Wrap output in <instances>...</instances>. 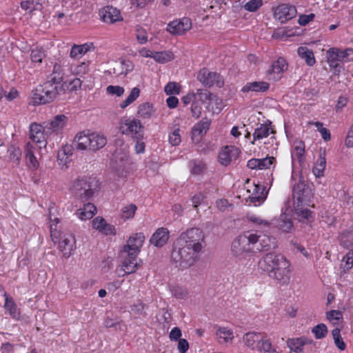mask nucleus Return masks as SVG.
Returning a JSON list of instances; mask_svg holds the SVG:
<instances>
[{
    "label": "nucleus",
    "instance_id": "1",
    "mask_svg": "<svg viewBox=\"0 0 353 353\" xmlns=\"http://www.w3.org/2000/svg\"><path fill=\"white\" fill-rule=\"evenodd\" d=\"M258 268L268 274L282 284L288 283L290 279V263L280 254L269 252L258 262Z\"/></svg>",
    "mask_w": 353,
    "mask_h": 353
},
{
    "label": "nucleus",
    "instance_id": "2",
    "mask_svg": "<svg viewBox=\"0 0 353 353\" xmlns=\"http://www.w3.org/2000/svg\"><path fill=\"white\" fill-rule=\"evenodd\" d=\"M199 259V253L194 252L185 245L177 244V239L173 243L171 260L181 268H187L194 264Z\"/></svg>",
    "mask_w": 353,
    "mask_h": 353
},
{
    "label": "nucleus",
    "instance_id": "3",
    "mask_svg": "<svg viewBox=\"0 0 353 353\" xmlns=\"http://www.w3.org/2000/svg\"><path fill=\"white\" fill-rule=\"evenodd\" d=\"M99 189V182L94 177H85L77 179L72 186V193L81 202L92 199L94 192Z\"/></svg>",
    "mask_w": 353,
    "mask_h": 353
},
{
    "label": "nucleus",
    "instance_id": "4",
    "mask_svg": "<svg viewBox=\"0 0 353 353\" xmlns=\"http://www.w3.org/2000/svg\"><path fill=\"white\" fill-rule=\"evenodd\" d=\"M176 239L178 245H185L199 254L203 248L205 235L201 229L192 228L182 232Z\"/></svg>",
    "mask_w": 353,
    "mask_h": 353
},
{
    "label": "nucleus",
    "instance_id": "5",
    "mask_svg": "<svg viewBox=\"0 0 353 353\" xmlns=\"http://www.w3.org/2000/svg\"><path fill=\"white\" fill-rule=\"evenodd\" d=\"M32 99L34 104H46L53 101L58 95L63 93L57 87L49 82L38 85L33 91Z\"/></svg>",
    "mask_w": 353,
    "mask_h": 353
},
{
    "label": "nucleus",
    "instance_id": "6",
    "mask_svg": "<svg viewBox=\"0 0 353 353\" xmlns=\"http://www.w3.org/2000/svg\"><path fill=\"white\" fill-rule=\"evenodd\" d=\"M256 234L246 232L235 239L231 247L234 255L243 256L244 254L254 252V243L256 241Z\"/></svg>",
    "mask_w": 353,
    "mask_h": 353
},
{
    "label": "nucleus",
    "instance_id": "7",
    "mask_svg": "<svg viewBox=\"0 0 353 353\" xmlns=\"http://www.w3.org/2000/svg\"><path fill=\"white\" fill-rule=\"evenodd\" d=\"M312 186V184L304 181L301 177L299 181L293 187V203L310 205L311 203V199L314 195Z\"/></svg>",
    "mask_w": 353,
    "mask_h": 353
},
{
    "label": "nucleus",
    "instance_id": "8",
    "mask_svg": "<svg viewBox=\"0 0 353 353\" xmlns=\"http://www.w3.org/2000/svg\"><path fill=\"white\" fill-rule=\"evenodd\" d=\"M196 79L203 85L208 88H210L214 85H216L219 88H221L224 85V81L219 74L215 72H210L205 68L199 70Z\"/></svg>",
    "mask_w": 353,
    "mask_h": 353
},
{
    "label": "nucleus",
    "instance_id": "9",
    "mask_svg": "<svg viewBox=\"0 0 353 353\" xmlns=\"http://www.w3.org/2000/svg\"><path fill=\"white\" fill-rule=\"evenodd\" d=\"M143 127L139 120L125 119L123 120L120 125V131L123 134L134 135L137 139L143 138L142 130Z\"/></svg>",
    "mask_w": 353,
    "mask_h": 353
},
{
    "label": "nucleus",
    "instance_id": "10",
    "mask_svg": "<svg viewBox=\"0 0 353 353\" xmlns=\"http://www.w3.org/2000/svg\"><path fill=\"white\" fill-rule=\"evenodd\" d=\"M310 205L293 203L294 219L302 223L308 224L314 219V213L307 208Z\"/></svg>",
    "mask_w": 353,
    "mask_h": 353
},
{
    "label": "nucleus",
    "instance_id": "11",
    "mask_svg": "<svg viewBox=\"0 0 353 353\" xmlns=\"http://www.w3.org/2000/svg\"><path fill=\"white\" fill-rule=\"evenodd\" d=\"M288 66L286 60L283 57H279L276 61L272 62L267 70L269 79L274 81L280 80L283 77V72L287 70Z\"/></svg>",
    "mask_w": 353,
    "mask_h": 353
},
{
    "label": "nucleus",
    "instance_id": "12",
    "mask_svg": "<svg viewBox=\"0 0 353 353\" xmlns=\"http://www.w3.org/2000/svg\"><path fill=\"white\" fill-rule=\"evenodd\" d=\"M132 254L131 252L122 253V250L121 251V256L123 259L120 270L123 272L122 276L134 273L138 269L137 256H134Z\"/></svg>",
    "mask_w": 353,
    "mask_h": 353
},
{
    "label": "nucleus",
    "instance_id": "13",
    "mask_svg": "<svg viewBox=\"0 0 353 353\" xmlns=\"http://www.w3.org/2000/svg\"><path fill=\"white\" fill-rule=\"evenodd\" d=\"M145 241V236L143 233L139 232L133 234L129 238L127 245H124L122 249V253L126 252H132V255L137 256L143 246Z\"/></svg>",
    "mask_w": 353,
    "mask_h": 353
},
{
    "label": "nucleus",
    "instance_id": "14",
    "mask_svg": "<svg viewBox=\"0 0 353 353\" xmlns=\"http://www.w3.org/2000/svg\"><path fill=\"white\" fill-rule=\"evenodd\" d=\"M63 76L64 72L61 65L55 63L52 73L48 77L46 82L52 83L64 93L65 91L66 82L63 81Z\"/></svg>",
    "mask_w": 353,
    "mask_h": 353
},
{
    "label": "nucleus",
    "instance_id": "15",
    "mask_svg": "<svg viewBox=\"0 0 353 353\" xmlns=\"http://www.w3.org/2000/svg\"><path fill=\"white\" fill-rule=\"evenodd\" d=\"M296 14V8L294 6L283 3L276 7L274 16L283 23L295 17Z\"/></svg>",
    "mask_w": 353,
    "mask_h": 353
},
{
    "label": "nucleus",
    "instance_id": "16",
    "mask_svg": "<svg viewBox=\"0 0 353 353\" xmlns=\"http://www.w3.org/2000/svg\"><path fill=\"white\" fill-rule=\"evenodd\" d=\"M241 153L240 150L234 145L225 146L219 153V161L225 166L228 165L233 159H236Z\"/></svg>",
    "mask_w": 353,
    "mask_h": 353
},
{
    "label": "nucleus",
    "instance_id": "17",
    "mask_svg": "<svg viewBox=\"0 0 353 353\" xmlns=\"http://www.w3.org/2000/svg\"><path fill=\"white\" fill-rule=\"evenodd\" d=\"M192 27L191 20L184 17L181 20H175L168 24L167 31L172 34H183Z\"/></svg>",
    "mask_w": 353,
    "mask_h": 353
},
{
    "label": "nucleus",
    "instance_id": "18",
    "mask_svg": "<svg viewBox=\"0 0 353 353\" xmlns=\"http://www.w3.org/2000/svg\"><path fill=\"white\" fill-rule=\"evenodd\" d=\"M30 138L39 148H45L47 145L44 128L40 124L33 123L30 125Z\"/></svg>",
    "mask_w": 353,
    "mask_h": 353
},
{
    "label": "nucleus",
    "instance_id": "19",
    "mask_svg": "<svg viewBox=\"0 0 353 353\" xmlns=\"http://www.w3.org/2000/svg\"><path fill=\"white\" fill-rule=\"evenodd\" d=\"M99 16L105 23H113L123 19L120 10L111 6H107L99 10Z\"/></svg>",
    "mask_w": 353,
    "mask_h": 353
},
{
    "label": "nucleus",
    "instance_id": "20",
    "mask_svg": "<svg viewBox=\"0 0 353 353\" xmlns=\"http://www.w3.org/2000/svg\"><path fill=\"white\" fill-rule=\"evenodd\" d=\"M211 124V119L205 117L194 125L192 129V139L198 143L208 132Z\"/></svg>",
    "mask_w": 353,
    "mask_h": 353
},
{
    "label": "nucleus",
    "instance_id": "21",
    "mask_svg": "<svg viewBox=\"0 0 353 353\" xmlns=\"http://www.w3.org/2000/svg\"><path fill=\"white\" fill-rule=\"evenodd\" d=\"M58 240H59V246L63 252V256L65 258H68L75 248L74 236L71 234H65Z\"/></svg>",
    "mask_w": 353,
    "mask_h": 353
},
{
    "label": "nucleus",
    "instance_id": "22",
    "mask_svg": "<svg viewBox=\"0 0 353 353\" xmlns=\"http://www.w3.org/2000/svg\"><path fill=\"white\" fill-rule=\"evenodd\" d=\"M256 243L253 245L254 252L268 251L272 248L275 247L274 239H272L268 235L256 234Z\"/></svg>",
    "mask_w": 353,
    "mask_h": 353
},
{
    "label": "nucleus",
    "instance_id": "23",
    "mask_svg": "<svg viewBox=\"0 0 353 353\" xmlns=\"http://www.w3.org/2000/svg\"><path fill=\"white\" fill-rule=\"evenodd\" d=\"M90 131H83L79 132L74 137L73 146L77 150H85L90 148Z\"/></svg>",
    "mask_w": 353,
    "mask_h": 353
},
{
    "label": "nucleus",
    "instance_id": "24",
    "mask_svg": "<svg viewBox=\"0 0 353 353\" xmlns=\"http://www.w3.org/2000/svg\"><path fill=\"white\" fill-rule=\"evenodd\" d=\"M272 123L268 121L267 123H261L257 127L253 133V141L252 144L254 143L255 141H259L263 138L268 137L270 134H274L275 131L271 126Z\"/></svg>",
    "mask_w": 353,
    "mask_h": 353
},
{
    "label": "nucleus",
    "instance_id": "25",
    "mask_svg": "<svg viewBox=\"0 0 353 353\" xmlns=\"http://www.w3.org/2000/svg\"><path fill=\"white\" fill-rule=\"evenodd\" d=\"M169 231L165 228H159L152 234L150 238L151 244L156 247L161 248L168 241Z\"/></svg>",
    "mask_w": 353,
    "mask_h": 353
},
{
    "label": "nucleus",
    "instance_id": "26",
    "mask_svg": "<svg viewBox=\"0 0 353 353\" xmlns=\"http://www.w3.org/2000/svg\"><path fill=\"white\" fill-rule=\"evenodd\" d=\"M265 188L261 185H254L253 193L250 196L247 201L253 203L254 206L260 205L266 199Z\"/></svg>",
    "mask_w": 353,
    "mask_h": 353
},
{
    "label": "nucleus",
    "instance_id": "27",
    "mask_svg": "<svg viewBox=\"0 0 353 353\" xmlns=\"http://www.w3.org/2000/svg\"><path fill=\"white\" fill-rule=\"evenodd\" d=\"M276 226L279 230L285 233H291L295 229L292 218L285 214L280 215L276 221Z\"/></svg>",
    "mask_w": 353,
    "mask_h": 353
},
{
    "label": "nucleus",
    "instance_id": "28",
    "mask_svg": "<svg viewBox=\"0 0 353 353\" xmlns=\"http://www.w3.org/2000/svg\"><path fill=\"white\" fill-rule=\"evenodd\" d=\"M97 212L96 206L90 202L84 203L83 208L77 210V216L83 221L89 220L93 217Z\"/></svg>",
    "mask_w": 353,
    "mask_h": 353
},
{
    "label": "nucleus",
    "instance_id": "29",
    "mask_svg": "<svg viewBox=\"0 0 353 353\" xmlns=\"http://www.w3.org/2000/svg\"><path fill=\"white\" fill-rule=\"evenodd\" d=\"M270 88V84L265 81H252L248 82L241 89V92H264Z\"/></svg>",
    "mask_w": 353,
    "mask_h": 353
},
{
    "label": "nucleus",
    "instance_id": "30",
    "mask_svg": "<svg viewBox=\"0 0 353 353\" xmlns=\"http://www.w3.org/2000/svg\"><path fill=\"white\" fill-rule=\"evenodd\" d=\"M263 334L260 332H248L243 336V342L252 350H256V346H259L260 342L262 341Z\"/></svg>",
    "mask_w": 353,
    "mask_h": 353
},
{
    "label": "nucleus",
    "instance_id": "31",
    "mask_svg": "<svg viewBox=\"0 0 353 353\" xmlns=\"http://www.w3.org/2000/svg\"><path fill=\"white\" fill-rule=\"evenodd\" d=\"M90 150L97 151L103 148L107 143L106 137L101 134L90 132Z\"/></svg>",
    "mask_w": 353,
    "mask_h": 353
},
{
    "label": "nucleus",
    "instance_id": "32",
    "mask_svg": "<svg viewBox=\"0 0 353 353\" xmlns=\"http://www.w3.org/2000/svg\"><path fill=\"white\" fill-rule=\"evenodd\" d=\"M67 122V117L64 114L57 115L50 121L46 123V128L52 131H57L63 128Z\"/></svg>",
    "mask_w": 353,
    "mask_h": 353
},
{
    "label": "nucleus",
    "instance_id": "33",
    "mask_svg": "<svg viewBox=\"0 0 353 353\" xmlns=\"http://www.w3.org/2000/svg\"><path fill=\"white\" fill-rule=\"evenodd\" d=\"M297 52L299 57L303 59L308 65L312 66L315 63L316 61L313 52L307 47H299Z\"/></svg>",
    "mask_w": 353,
    "mask_h": 353
},
{
    "label": "nucleus",
    "instance_id": "34",
    "mask_svg": "<svg viewBox=\"0 0 353 353\" xmlns=\"http://www.w3.org/2000/svg\"><path fill=\"white\" fill-rule=\"evenodd\" d=\"M33 145L30 143H27L26 145V159L28 163L33 168L37 169L39 166V162L32 151Z\"/></svg>",
    "mask_w": 353,
    "mask_h": 353
},
{
    "label": "nucleus",
    "instance_id": "35",
    "mask_svg": "<svg viewBox=\"0 0 353 353\" xmlns=\"http://www.w3.org/2000/svg\"><path fill=\"white\" fill-rule=\"evenodd\" d=\"M41 0H27L21 1V7L24 10H29L30 13H32L34 10H41L42 5Z\"/></svg>",
    "mask_w": 353,
    "mask_h": 353
},
{
    "label": "nucleus",
    "instance_id": "36",
    "mask_svg": "<svg viewBox=\"0 0 353 353\" xmlns=\"http://www.w3.org/2000/svg\"><path fill=\"white\" fill-rule=\"evenodd\" d=\"M288 347L296 353L302 352L304 348V342H303L301 337L289 339L287 341Z\"/></svg>",
    "mask_w": 353,
    "mask_h": 353
},
{
    "label": "nucleus",
    "instance_id": "37",
    "mask_svg": "<svg viewBox=\"0 0 353 353\" xmlns=\"http://www.w3.org/2000/svg\"><path fill=\"white\" fill-rule=\"evenodd\" d=\"M305 154V144L303 141H299L296 143V145L292 152V161L297 160L301 162Z\"/></svg>",
    "mask_w": 353,
    "mask_h": 353
},
{
    "label": "nucleus",
    "instance_id": "38",
    "mask_svg": "<svg viewBox=\"0 0 353 353\" xmlns=\"http://www.w3.org/2000/svg\"><path fill=\"white\" fill-rule=\"evenodd\" d=\"M153 59L158 63H165L174 59V54L170 51L155 52Z\"/></svg>",
    "mask_w": 353,
    "mask_h": 353
},
{
    "label": "nucleus",
    "instance_id": "39",
    "mask_svg": "<svg viewBox=\"0 0 353 353\" xmlns=\"http://www.w3.org/2000/svg\"><path fill=\"white\" fill-rule=\"evenodd\" d=\"M92 44L84 43L83 45L77 46L74 45L70 50V57L72 58H77L79 55L84 54L88 52Z\"/></svg>",
    "mask_w": 353,
    "mask_h": 353
},
{
    "label": "nucleus",
    "instance_id": "40",
    "mask_svg": "<svg viewBox=\"0 0 353 353\" xmlns=\"http://www.w3.org/2000/svg\"><path fill=\"white\" fill-rule=\"evenodd\" d=\"M137 210L135 204L131 203L123 207L121 210V217L123 220L130 219L134 217Z\"/></svg>",
    "mask_w": 353,
    "mask_h": 353
},
{
    "label": "nucleus",
    "instance_id": "41",
    "mask_svg": "<svg viewBox=\"0 0 353 353\" xmlns=\"http://www.w3.org/2000/svg\"><path fill=\"white\" fill-rule=\"evenodd\" d=\"M341 245L348 248L353 245V230L343 232L340 236Z\"/></svg>",
    "mask_w": 353,
    "mask_h": 353
},
{
    "label": "nucleus",
    "instance_id": "42",
    "mask_svg": "<svg viewBox=\"0 0 353 353\" xmlns=\"http://www.w3.org/2000/svg\"><path fill=\"white\" fill-rule=\"evenodd\" d=\"M325 165L326 159L325 157V154H323V157L322 154H320L319 159L317 160L316 165L313 168L314 174L318 177L322 176L325 168Z\"/></svg>",
    "mask_w": 353,
    "mask_h": 353
},
{
    "label": "nucleus",
    "instance_id": "43",
    "mask_svg": "<svg viewBox=\"0 0 353 353\" xmlns=\"http://www.w3.org/2000/svg\"><path fill=\"white\" fill-rule=\"evenodd\" d=\"M153 112V106L150 103H144L139 106L138 114L142 118H150Z\"/></svg>",
    "mask_w": 353,
    "mask_h": 353
},
{
    "label": "nucleus",
    "instance_id": "44",
    "mask_svg": "<svg viewBox=\"0 0 353 353\" xmlns=\"http://www.w3.org/2000/svg\"><path fill=\"white\" fill-rule=\"evenodd\" d=\"M312 332L314 334L316 339H321L326 336L327 328L324 323H319L312 329Z\"/></svg>",
    "mask_w": 353,
    "mask_h": 353
},
{
    "label": "nucleus",
    "instance_id": "45",
    "mask_svg": "<svg viewBox=\"0 0 353 353\" xmlns=\"http://www.w3.org/2000/svg\"><path fill=\"white\" fill-rule=\"evenodd\" d=\"M340 331V329L335 328L332 331V334L336 346L340 350H344L345 349L346 345L341 336Z\"/></svg>",
    "mask_w": 353,
    "mask_h": 353
},
{
    "label": "nucleus",
    "instance_id": "46",
    "mask_svg": "<svg viewBox=\"0 0 353 353\" xmlns=\"http://www.w3.org/2000/svg\"><path fill=\"white\" fill-rule=\"evenodd\" d=\"M327 54L329 55V59H334L335 60H337L339 61H345V55L343 53V50H341L339 48H330L327 52Z\"/></svg>",
    "mask_w": 353,
    "mask_h": 353
},
{
    "label": "nucleus",
    "instance_id": "47",
    "mask_svg": "<svg viewBox=\"0 0 353 353\" xmlns=\"http://www.w3.org/2000/svg\"><path fill=\"white\" fill-rule=\"evenodd\" d=\"M263 6V0H250L244 5V8L248 12H256Z\"/></svg>",
    "mask_w": 353,
    "mask_h": 353
},
{
    "label": "nucleus",
    "instance_id": "48",
    "mask_svg": "<svg viewBox=\"0 0 353 353\" xmlns=\"http://www.w3.org/2000/svg\"><path fill=\"white\" fill-rule=\"evenodd\" d=\"M272 343L269 339H267L266 334H263L262 341L260 342L259 346H256V350L260 352H263V353L273 350Z\"/></svg>",
    "mask_w": 353,
    "mask_h": 353
},
{
    "label": "nucleus",
    "instance_id": "49",
    "mask_svg": "<svg viewBox=\"0 0 353 353\" xmlns=\"http://www.w3.org/2000/svg\"><path fill=\"white\" fill-rule=\"evenodd\" d=\"M216 336L220 339H223L225 342L232 341L234 338L232 332L227 330L225 327H221L216 332Z\"/></svg>",
    "mask_w": 353,
    "mask_h": 353
},
{
    "label": "nucleus",
    "instance_id": "50",
    "mask_svg": "<svg viewBox=\"0 0 353 353\" xmlns=\"http://www.w3.org/2000/svg\"><path fill=\"white\" fill-rule=\"evenodd\" d=\"M181 87L176 82H169L164 88V91L168 95L178 94Z\"/></svg>",
    "mask_w": 353,
    "mask_h": 353
},
{
    "label": "nucleus",
    "instance_id": "51",
    "mask_svg": "<svg viewBox=\"0 0 353 353\" xmlns=\"http://www.w3.org/2000/svg\"><path fill=\"white\" fill-rule=\"evenodd\" d=\"M45 57V52L41 49L36 48L31 51V60L34 63H41Z\"/></svg>",
    "mask_w": 353,
    "mask_h": 353
},
{
    "label": "nucleus",
    "instance_id": "52",
    "mask_svg": "<svg viewBox=\"0 0 353 353\" xmlns=\"http://www.w3.org/2000/svg\"><path fill=\"white\" fill-rule=\"evenodd\" d=\"M259 170L268 169L270 167L271 165L274 164L276 162V159L273 157H266L263 159H258Z\"/></svg>",
    "mask_w": 353,
    "mask_h": 353
},
{
    "label": "nucleus",
    "instance_id": "53",
    "mask_svg": "<svg viewBox=\"0 0 353 353\" xmlns=\"http://www.w3.org/2000/svg\"><path fill=\"white\" fill-rule=\"evenodd\" d=\"M5 307L10 312V314L15 318L17 315V305L12 299H6Z\"/></svg>",
    "mask_w": 353,
    "mask_h": 353
},
{
    "label": "nucleus",
    "instance_id": "54",
    "mask_svg": "<svg viewBox=\"0 0 353 353\" xmlns=\"http://www.w3.org/2000/svg\"><path fill=\"white\" fill-rule=\"evenodd\" d=\"M196 97H199V100L201 101V103L205 102L207 100H211L212 94L208 91L207 90L198 89L196 91Z\"/></svg>",
    "mask_w": 353,
    "mask_h": 353
},
{
    "label": "nucleus",
    "instance_id": "55",
    "mask_svg": "<svg viewBox=\"0 0 353 353\" xmlns=\"http://www.w3.org/2000/svg\"><path fill=\"white\" fill-rule=\"evenodd\" d=\"M343 261H345L344 270H349L353 267V250H350L343 257Z\"/></svg>",
    "mask_w": 353,
    "mask_h": 353
},
{
    "label": "nucleus",
    "instance_id": "56",
    "mask_svg": "<svg viewBox=\"0 0 353 353\" xmlns=\"http://www.w3.org/2000/svg\"><path fill=\"white\" fill-rule=\"evenodd\" d=\"M107 92L111 95L121 97L124 93V88L119 85H109L106 88Z\"/></svg>",
    "mask_w": 353,
    "mask_h": 353
},
{
    "label": "nucleus",
    "instance_id": "57",
    "mask_svg": "<svg viewBox=\"0 0 353 353\" xmlns=\"http://www.w3.org/2000/svg\"><path fill=\"white\" fill-rule=\"evenodd\" d=\"M192 116L196 119L199 118L201 114V105L196 101H193L191 105Z\"/></svg>",
    "mask_w": 353,
    "mask_h": 353
},
{
    "label": "nucleus",
    "instance_id": "58",
    "mask_svg": "<svg viewBox=\"0 0 353 353\" xmlns=\"http://www.w3.org/2000/svg\"><path fill=\"white\" fill-rule=\"evenodd\" d=\"M107 223L106 221L100 216L96 217L92 221V226L93 228L101 232L103 229H104V226H105V224Z\"/></svg>",
    "mask_w": 353,
    "mask_h": 353
},
{
    "label": "nucleus",
    "instance_id": "59",
    "mask_svg": "<svg viewBox=\"0 0 353 353\" xmlns=\"http://www.w3.org/2000/svg\"><path fill=\"white\" fill-rule=\"evenodd\" d=\"M179 132V129H176L169 136V141L172 145H178L181 141Z\"/></svg>",
    "mask_w": 353,
    "mask_h": 353
},
{
    "label": "nucleus",
    "instance_id": "60",
    "mask_svg": "<svg viewBox=\"0 0 353 353\" xmlns=\"http://www.w3.org/2000/svg\"><path fill=\"white\" fill-rule=\"evenodd\" d=\"M327 319L333 321L334 320L339 321V319L343 318L342 313L339 310H330L326 313Z\"/></svg>",
    "mask_w": 353,
    "mask_h": 353
},
{
    "label": "nucleus",
    "instance_id": "61",
    "mask_svg": "<svg viewBox=\"0 0 353 353\" xmlns=\"http://www.w3.org/2000/svg\"><path fill=\"white\" fill-rule=\"evenodd\" d=\"M315 17V14L311 13L310 14H301L299 17V24L301 26H306L310 21H312Z\"/></svg>",
    "mask_w": 353,
    "mask_h": 353
},
{
    "label": "nucleus",
    "instance_id": "62",
    "mask_svg": "<svg viewBox=\"0 0 353 353\" xmlns=\"http://www.w3.org/2000/svg\"><path fill=\"white\" fill-rule=\"evenodd\" d=\"M81 84L82 80L79 78H75L70 82L68 87L66 85L65 88L70 89V91H76L81 88Z\"/></svg>",
    "mask_w": 353,
    "mask_h": 353
},
{
    "label": "nucleus",
    "instance_id": "63",
    "mask_svg": "<svg viewBox=\"0 0 353 353\" xmlns=\"http://www.w3.org/2000/svg\"><path fill=\"white\" fill-rule=\"evenodd\" d=\"M177 349L180 353H186L189 349V343L186 339H181L178 341Z\"/></svg>",
    "mask_w": 353,
    "mask_h": 353
},
{
    "label": "nucleus",
    "instance_id": "64",
    "mask_svg": "<svg viewBox=\"0 0 353 353\" xmlns=\"http://www.w3.org/2000/svg\"><path fill=\"white\" fill-rule=\"evenodd\" d=\"M169 336L171 341H179L181 336V330L178 327H174L170 331Z\"/></svg>",
    "mask_w": 353,
    "mask_h": 353
}]
</instances>
